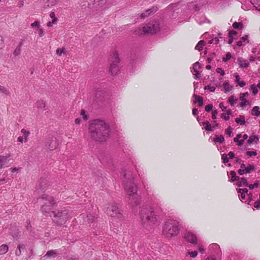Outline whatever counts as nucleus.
Here are the masks:
<instances>
[{
  "label": "nucleus",
  "instance_id": "nucleus-4",
  "mask_svg": "<svg viewBox=\"0 0 260 260\" xmlns=\"http://www.w3.org/2000/svg\"><path fill=\"white\" fill-rule=\"evenodd\" d=\"M179 230L178 221L174 219H169L163 226L162 234L167 238H171L177 235Z\"/></svg>",
  "mask_w": 260,
  "mask_h": 260
},
{
  "label": "nucleus",
  "instance_id": "nucleus-55",
  "mask_svg": "<svg viewBox=\"0 0 260 260\" xmlns=\"http://www.w3.org/2000/svg\"><path fill=\"white\" fill-rule=\"evenodd\" d=\"M246 154L247 155H249L250 156H252V155H257V153L255 151H247L246 152Z\"/></svg>",
  "mask_w": 260,
  "mask_h": 260
},
{
  "label": "nucleus",
  "instance_id": "nucleus-6",
  "mask_svg": "<svg viewBox=\"0 0 260 260\" xmlns=\"http://www.w3.org/2000/svg\"><path fill=\"white\" fill-rule=\"evenodd\" d=\"M106 213L113 218H122V210L115 203L109 204L106 209Z\"/></svg>",
  "mask_w": 260,
  "mask_h": 260
},
{
  "label": "nucleus",
  "instance_id": "nucleus-28",
  "mask_svg": "<svg viewBox=\"0 0 260 260\" xmlns=\"http://www.w3.org/2000/svg\"><path fill=\"white\" fill-rule=\"evenodd\" d=\"M8 246L6 244H3L0 246V254H4L8 251Z\"/></svg>",
  "mask_w": 260,
  "mask_h": 260
},
{
  "label": "nucleus",
  "instance_id": "nucleus-8",
  "mask_svg": "<svg viewBox=\"0 0 260 260\" xmlns=\"http://www.w3.org/2000/svg\"><path fill=\"white\" fill-rule=\"evenodd\" d=\"M159 30L158 24L157 23H148L144 26L142 28L143 34H154L156 33Z\"/></svg>",
  "mask_w": 260,
  "mask_h": 260
},
{
  "label": "nucleus",
  "instance_id": "nucleus-12",
  "mask_svg": "<svg viewBox=\"0 0 260 260\" xmlns=\"http://www.w3.org/2000/svg\"><path fill=\"white\" fill-rule=\"evenodd\" d=\"M26 250V246L24 244H18L15 251L16 256H20Z\"/></svg>",
  "mask_w": 260,
  "mask_h": 260
},
{
  "label": "nucleus",
  "instance_id": "nucleus-57",
  "mask_svg": "<svg viewBox=\"0 0 260 260\" xmlns=\"http://www.w3.org/2000/svg\"><path fill=\"white\" fill-rule=\"evenodd\" d=\"M81 115L83 116V118L84 120L88 119L87 116L85 114V112L84 110H82L80 113Z\"/></svg>",
  "mask_w": 260,
  "mask_h": 260
},
{
  "label": "nucleus",
  "instance_id": "nucleus-48",
  "mask_svg": "<svg viewBox=\"0 0 260 260\" xmlns=\"http://www.w3.org/2000/svg\"><path fill=\"white\" fill-rule=\"evenodd\" d=\"M258 182H255L253 184H249L247 186L250 189H253L255 187H257L258 186Z\"/></svg>",
  "mask_w": 260,
  "mask_h": 260
},
{
  "label": "nucleus",
  "instance_id": "nucleus-39",
  "mask_svg": "<svg viewBox=\"0 0 260 260\" xmlns=\"http://www.w3.org/2000/svg\"><path fill=\"white\" fill-rule=\"evenodd\" d=\"M223 87L225 90V92H229L231 90V88L228 82H225L223 83Z\"/></svg>",
  "mask_w": 260,
  "mask_h": 260
},
{
  "label": "nucleus",
  "instance_id": "nucleus-45",
  "mask_svg": "<svg viewBox=\"0 0 260 260\" xmlns=\"http://www.w3.org/2000/svg\"><path fill=\"white\" fill-rule=\"evenodd\" d=\"M215 89L216 88L214 86H211L210 85L206 86L204 87L205 90L209 89V90H210V91L211 92H212L215 91Z\"/></svg>",
  "mask_w": 260,
  "mask_h": 260
},
{
  "label": "nucleus",
  "instance_id": "nucleus-51",
  "mask_svg": "<svg viewBox=\"0 0 260 260\" xmlns=\"http://www.w3.org/2000/svg\"><path fill=\"white\" fill-rule=\"evenodd\" d=\"M31 27L39 28V27H40V22L38 21H36L35 22L31 23Z\"/></svg>",
  "mask_w": 260,
  "mask_h": 260
},
{
  "label": "nucleus",
  "instance_id": "nucleus-64",
  "mask_svg": "<svg viewBox=\"0 0 260 260\" xmlns=\"http://www.w3.org/2000/svg\"><path fill=\"white\" fill-rule=\"evenodd\" d=\"M238 173L239 175H243L244 174H246V172H245L244 171V169H240L238 171Z\"/></svg>",
  "mask_w": 260,
  "mask_h": 260
},
{
  "label": "nucleus",
  "instance_id": "nucleus-53",
  "mask_svg": "<svg viewBox=\"0 0 260 260\" xmlns=\"http://www.w3.org/2000/svg\"><path fill=\"white\" fill-rule=\"evenodd\" d=\"M212 108L213 106L212 104H208L205 106V109L207 112H209L212 110Z\"/></svg>",
  "mask_w": 260,
  "mask_h": 260
},
{
  "label": "nucleus",
  "instance_id": "nucleus-35",
  "mask_svg": "<svg viewBox=\"0 0 260 260\" xmlns=\"http://www.w3.org/2000/svg\"><path fill=\"white\" fill-rule=\"evenodd\" d=\"M254 170V166L250 164H249L247 167H246L245 169H244V171L245 172H246V173H249L253 171Z\"/></svg>",
  "mask_w": 260,
  "mask_h": 260
},
{
  "label": "nucleus",
  "instance_id": "nucleus-61",
  "mask_svg": "<svg viewBox=\"0 0 260 260\" xmlns=\"http://www.w3.org/2000/svg\"><path fill=\"white\" fill-rule=\"evenodd\" d=\"M149 15H150V13H146V12H145V13L141 14V17L142 18H145V17H148Z\"/></svg>",
  "mask_w": 260,
  "mask_h": 260
},
{
  "label": "nucleus",
  "instance_id": "nucleus-1",
  "mask_svg": "<svg viewBox=\"0 0 260 260\" xmlns=\"http://www.w3.org/2000/svg\"><path fill=\"white\" fill-rule=\"evenodd\" d=\"M90 138L94 141L103 142L110 136V127L104 120L97 119L90 122L89 125Z\"/></svg>",
  "mask_w": 260,
  "mask_h": 260
},
{
  "label": "nucleus",
  "instance_id": "nucleus-20",
  "mask_svg": "<svg viewBox=\"0 0 260 260\" xmlns=\"http://www.w3.org/2000/svg\"><path fill=\"white\" fill-rule=\"evenodd\" d=\"M236 185L239 187H241L243 186H247L248 185V183L247 181V179L243 177L241 179V180L236 183Z\"/></svg>",
  "mask_w": 260,
  "mask_h": 260
},
{
  "label": "nucleus",
  "instance_id": "nucleus-38",
  "mask_svg": "<svg viewBox=\"0 0 260 260\" xmlns=\"http://www.w3.org/2000/svg\"><path fill=\"white\" fill-rule=\"evenodd\" d=\"M56 54L59 55V56H61L62 55V53L63 54H66V51L65 50V49L64 48H58L57 50H56Z\"/></svg>",
  "mask_w": 260,
  "mask_h": 260
},
{
  "label": "nucleus",
  "instance_id": "nucleus-15",
  "mask_svg": "<svg viewBox=\"0 0 260 260\" xmlns=\"http://www.w3.org/2000/svg\"><path fill=\"white\" fill-rule=\"evenodd\" d=\"M248 95V93L247 92L241 93L240 94V99L242 101L240 105L241 107H244L248 103V101L245 99V97Z\"/></svg>",
  "mask_w": 260,
  "mask_h": 260
},
{
  "label": "nucleus",
  "instance_id": "nucleus-60",
  "mask_svg": "<svg viewBox=\"0 0 260 260\" xmlns=\"http://www.w3.org/2000/svg\"><path fill=\"white\" fill-rule=\"evenodd\" d=\"M156 10H156V8H153L152 9H148V10H146V12L147 13H150V14L152 12H155Z\"/></svg>",
  "mask_w": 260,
  "mask_h": 260
},
{
  "label": "nucleus",
  "instance_id": "nucleus-23",
  "mask_svg": "<svg viewBox=\"0 0 260 260\" xmlns=\"http://www.w3.org/2000/svg\"><path fill=\"white\" fill-rule=\"evenodd\" d=\"M193 97L195 98L196 99V101H194V102H198L199 103V106L200 107H202L203 105V98L199 96V95H198L196 94H193Z\"/></svg>",
  "mask_w": 260,
  "mask_h": 260
},
{
  "label": "nucleus",
  "instance_id": "nucleus-62",
  "mask_svg": "<svg viewBox=\"0 0 260 260\" xmlns=\"http://www.w3.org/2000/svg\"><path fill=\"white\" fill-rule=\"evenodd\" d=\"M219 107L222 109V111H226V107H224L223 106V103H220L219 105Z\"/></svg>",
  "mask_w": 260,
  "mask_h": 260
},
{
  "label": "nucleus",
  "instance_id": "nucleus-46",
  "mask_svg": "<svg viewBox=\"0 0 260 260\" xmlns=\"http://www.w3.org/2000/svg\"><path fill=\"white\" fill-rule=\"evenodd\" d=\"M230 175L231 176V179L230 180L231 182H233V180L235 179V178L236 177V173L235 171H232L230 172Z\"/></svg>",
  "mask_w": 260,
  "mask_h": 260
},
{
  "label": "nucleus",
  "instance_id": "nucleus-9",
  "mask_svg": "<svg viewBox=\"0 0 260 260\" xmlns=\"http://www.w3.org/2000/svg\"><path fill=\"white\" fill-rule=\"evenodd\" d=\"M58 145V140L54 137H49L46 143V147L50 150H53L56 149Z\"/></svg>",
  "mask_w": 260,
  "mask_h": 260
},
{
  "label": "nucleus",
  "instance_id": "nucleus-40",
  "mask_svg": "<svg viewBox=\"0 0 260 260\" xmlns=\"http://www.w3.org/2000/svg\"><path fill=\"white\" fill-rule=\"evenodd\" d=\"M86 218L87 221H88V223L93 222L95 219L94 217L91 214L87 215L86 216Z\"/></svg>",
  "mask_w": 260,
  "mask_h": 260
},
{
  "label": "nucleus",
  "instance_id": "nucleus-31",
  "mask_svg": "<svg viewBox=\"0 0 260 260\" xmlns=\"http://www.w3.org/2000/svg\"><path fill=\"white\" fill-rule=\"evenodd\" d=\"M248 38V35H245L241 38V40L237 42V45L239 47H241L243 45V42H245Z\"/></svg>",
  "mask_w": 260,
  "mask_h": 260
},
{
  "label": "nucleus",
  "instance_id": "nucleus-17",
  "mask_svg": "<svg viewBox=\"0 0 260 260\" xmlns=\"http://www.w3.org/2000/svg\"><path fill=\"white\" fill-rule=\"evenodd\" d=\"M94 3L96 7L102 8L106 5L107 0H94Z\"/></svg>",
  "mask_w": 260,
  "mask_h": 260
},
{
  "label": "nucleus",
  "instance_id": "nucleus-2",
  "mask_svg": "<svg viewBox=\"0 0 260 260\" xmlns=\"http://www.w3.org/2000/svg\"><path fill=\"white\" fill-rule=\"evenodd\" d=\"M123 185L127 192L129 204L132 206H137L140 204L137 197V186L134 182V178L131 173L124 172Z\"/></svg>",
  "mask_w": 260,
  "mask_h": 260
},
{
  "label": "nucleus",
  "instance_id": "nucleus-27",
  "mask_svg": "<svg viewBox=\"0 0 260 260\" xmlns=\"http://www.w3.org/2000/svg\"><path fill=\"white\" fill-rule=\"evenodd\" d=\"M251 114L258 116L260 115L259 108L258 106H254L251 111Z\"/></svg>",
  "mask_w": 260,
  "mask_h": 260
},
{
  "label": "nucleus",
  "instance_id": "nucleus-22",
  "mask_svg": "<svg viewBox=\"0 0 260 260\" xmlns=\"http://www.w3.org/2000/svg\"><path fill=\"white\" fill-rule=\"evenodd\" d=\"M213 142L215 143L219 142L220 143H223L224 142V138L223 136H217L216 135L215 137L213 139Z\"/></svg>",
  "mask_w": 260,
  "mask_h": 260
},
{
  "label": "nucleus",
  "instance_id": "nucleus-54",
  "mask_svg": "<svg viewBox=\"0 0 260 260\" xmlns=\"http://www.w3.org/2000/svg\"><path fill=\"white\" fill-rule=\"evenodd\" d=\"M221 117L225 120H229L230 119V117L228 116L226 113H222L221 114Z\"/></svg>",
  "mask_w": 260,
  "mask_h": 260
},
{
  "label": "nucleus",
  "instance_id": "nucleus-33",
  "mask_svg": "<svg viewBox=\"0 0 260 260\" xmlns=\"http://www.w3.org/2000/svg\"><path fill=\"white\" fill-rule=\"evenodd\" d=\"M237 190L238 192L240 193L241 194L247 193V195L248 196H249V197L250 200H251V194L248 193V190L247 188H243V189L240 188V189H237Z\"/></svg>",
  "mask_w": 260,
  "mask_h": 260
},
{
  "label": "nucleus",
  "instance_id": "nucleus-29",
  "mask_svg": "<svg viewBox=\"0 0 260 260\" xmlns=\"http://www.w3.org/2000/svg\"><path fill=\"white\" fill-rule=\"evenodd\" d=\"M36 106L39 109L44 110L46 107V104L43 101H38L36 103Z\"/></svg>",
  "mask_w": 260,
  "mask_h": 260
},
{
  "label": "nucleus",
  "instance_id": "nucleus-41",
  "mask_svg": "<svg viewBox=\"0 0 260 260\" xmlns=\"http://www.w3.org/2000/svg\"><path fill=\"white\" fill-rule=\"evenodd\" d=\"M257 87L254 85L252 84L250 86V90L252 91L253 94H256L257 93L258 90L257 89Z\"/></svg>",
  "mask_w": 260,
  "mask_h": 260
},
{
  "label": "nucleus",
  "instance_id": "nucleus-13",
  "mask_svg": "<svg viewBox=\"0 0 260 260\" xmlns=\"http://www.w3.org/2000/svg\"><path fill=\"white\" fill-rule=\"evenodd\" d=\"M200 64L198 61L196 62L195 63L193 64L192 68L193 70V72L195 73L194 78L196 79H198L200 78L198 69H200Z\"/></svg>",
  "mask_w": 260,
  "mask_h": 260
},
{
  "label": "nucleus",
  "instance_id": "nucleus-24",
  "mask_svg": "<svg viewBox=\"0 0 260 260\" xmlns=\"http://www.w3.org/2000/svg\"><path fill=\"white\" fill-rule=\"evenodd\" d=\"M203 125H205V129L207 131L212 132L213 131L211 124L208 121H203L202 123Z\"/></svg>",
  "mask_w": 260,
  "mask_h": 260
},
{
  "label": "nucleus",
  "instance_id": "nucleus-7",
  "mask_svg": "<svg viewBox=\"0 0 260 260\" xmlns=\"http://www.w3.org/2000/svg\"><path fill=\"white\" fill-rule=\"evenodd\" d=\"M112 63L111 64L110 71L112 75H115L119 71L118 64L120 61L118 54L116 51L113 53Z\"/></svg>",
  "mask_w": 260,
  "mask_h": 260
},
{
  "label": "nucleus",
  "instance_id": "nucleus-47",
  "mask_svg": "<svg viewBox=\"0 0 260 260\" xmlns=\"http://www.w3.org/2000/svg\"><path fill=\"white\" fill-rule=\"evenodd\" d=\"M21 132L24 134V135L25 136V141H26L27 137L28 136V135L29 134V132L25 129H22L21 130Z\"/></svg>",
  "mask_w": 260,
  "mask_h": 260
},
{
  "label": "nucleus",
  "instance_id": "nucleus-63",
  "mask_svg": "<svg viewBox=\"0 0 260 260\" xmlns=\"http://www.w3.org/2000/svg\"><path fill=\"white\" fill-rule=\"evenodd\" d=\"M260 207V201H257L254 203V207L256 209H258Z\"/></svg>",
  "mask_w": 260,
  "mask_h": 260
},
{
  "label": "nucleus",
  "instance_id": "nucleus-11",
  "mask_svg": "<svg viewBox=\"0 0 260 260\" xmlns=\"http://www.w3.org/2000/svg\"><path fill=\"white\" fill-rule=\"evenodd\" d=\"M184 238L187 241L190 243H193L194 244H197L196 236L195 235L191 233H186L184 236Z\"/></svg>",
  "mask_w": 260,
  "mask_h": 260
},
{
  "label": "nucleus",
  "instance_id": "nucleus-19",
  "mask_svg": "<svg viewBox=\"0 0 260 260\" xmlns=\"http://www.w3.org/2000/svg\"><path fill=\"white\" fill-rule=\"evenodd\" d=\"M8 157L5 156H0V168H5L7 164Z\"/></svg>",
  "mask_w": 260,
  "mask_h": 260
},
{
  "label": "nucleus",
  "instance_id": "nucleus-43",
  "mask_svg": "<svg viewBox=\"0 0 260 260\" xmlns=\"http://www.w3.org/2000/svg\"><path fill=\"white\" fill-rule=\"evenodd\" d=\"M237 99H235L233 95H232L229 99V102L231 106H233L236 102Z\"/></svg>",
  "mask_w": 260,
  "mask_h": 260
},
{
  "label": "nucleus",
  "instance_id": "nucleus-30",
  "mask_svg": "<svg viewBox=\"0 0 260 260\" xmlns=\"http://www.w3.org/2000/svg\"><path fill=\"white\" fill-rule=\"evenodd\" d=\"M0 92H2L4 94L6 95H10L11 94V92L9 89L6 88L4 86H3L0 85Z\"/></svg>",
  "mask_w": 260,
  "mask_h": 260
},
{
  "label": "nucleus",
  "instance_id": "nucleus-16",
  "mask_svg": "<svg viewBox=\"0 0 260 260\" xmlns=\"http://www.w3.org/2000/svg\"><path fill=\"white\" fill-rule=\"evenodd\" d=\"M238 62L241 68H247L249 66V63L241 57L238 58Z\"/></svg>",
  "mask_w": 260,
  "mask_h": 260
},
{
  "label": "nucleus",
  "instance_id": "nucleus-52",
  "mask_svg": "<svg viewBox=\"0 0 260 260\" xmlns=\"http://www.w3.org/2000/svg\"><path fill=\"white\" fill-rule=\"evenodd\" d=\"M222 161L223 163L225 164L229 161V159L227 157V155L224 154L222 155L221 157Z\"/></svg>",
  "mask_w": 260,
  "mask_h": 260
},
{
  "label": "nucleus",
  "instance_id": "nucleus-10",
  "mask_svg": "<svg viewBox=\"0 0 260 260\" xmlns=\"http://www.w3.org/2000/svg\"><path fill=\"white\" fill-rule=\"evenodd\" d=\"M38 200H41L45 201V203L51 204V205H55V202L53 197L47 194H43L41 197L39 198Z\"/></svg>",
  "mask_w": 260,
  "mask_h": 260
},
{
  "label": "nucleus",
  "instance_id": "nucleus-5",
  "mask_svg": "<svg viewBox=\"0 0 260 260\" xmlns=\"http://www.w3.org/2000/svg\"><path fill=\"white\" fill-rule=\"evenodd\" d=\"M52 214L53 221L58 225L64 224L69 218V211L67 210L52 211Z\"/></svg>",
  "mask_w": 260,
  "mask_h": 260
},
{
  "label": "nucleus",
  "instance_id": "nucleus-44",
  "mask_svg": "<svg viewBox=\"0 0 260 260\" xmlns=\"http://www.w3.org/2000/svg\"><path fill=\"white\" fill-rule=\"evenodd\" d=\"M50 17L53 19V23H56L57 21V18L55 17V14L54 12H51L50 13Z\"/></svg>",
  "mask_w": 260,
  "mask_h": 260
},
{
  "label": "nucleus",
  "instance_id": "nucleus-36",
  "mask_svg": "<svg viewBox=\"0 0 260 260\" xmlns=\"http://www.w3.org/2000/svg\"><path fill=\"white\" fill-rule=\"evenodd\" d=\"M258 140V138L256 136H254L253 137H250L249 138V139L247 141V143L249 144H251L253 143L254 142H256Z\"/></svg>",
  "mask_w": 260,
  "mask_h": 260
},
{
  "label": "nucleus",
  "instance_id": "nucleus-26",
  "mask_svg": "<svg viewBox=\"0 0 260 260\" xmlns=\"http://www.w3.org/2000/svg\"><path fill=\"white\" fill-rule=\"evenodd\" d=\"M250 2L256 10L260 11V0H250Z\"/></svg>",
  "mask_w": 260,
  "mask_h": 260
},
{
  "label": "nucleus",
  "instance_id": "nucleus-18",
  "mask_svg": "<svg viewBox=\"0 0 260 260\" xmlns=\"http://www.w3.org/2000/svg\"><path fill=\"white\" fill-rule=\"evenodd\" d=\"M47 184L48 181L45 178L41 179V180L39 183V186H40V189L42 190L45 189V186H47Z\"/></svg>",
  "mask_w": 260,
  "mask_h": 260
},
{
  "label": "nucleus",
  "instance_id": "nucleus-49",
  "mask_svg": "<svg viewBox=\"0 0 260 260\" xmlns=\"http://www.w3.org/2000/svg\"><path fill=\"white\" fill-rule=\"evenodd\" d=\"M232 57V55H231V54L230 53V52H228L226 54V56L225 57L223 58V61H224V62H226L228 60L230 59Z\"/></svg>",
  "mask_w": 260,
  "mask_h": 260
},
{
  "label": "nucleus",
  "instance_id": "nucleus-14",
  "mask_svg": "<svg viewBox=\"0 0 260 260\" xmlns=\"http://www.w3.org/2000/svg\"><path fill=\"white\" fill-rule=\"evenodd\" d=\"M53 206L47 203H44V205L41 207V211L43 213H49L51 210V207Z\"/></svg>",
  "mask_w": 260,
  "mask_h": 260
},
{
  "label": "nucleus",
  "instance_id": "nucleus-56",
  "mask_svg": "<svg viewBox=\"0 0 260 260\" xmlns=\"http://www.w3.org/2000/svg\"><path fill=\"white\" fill-rule=\"evenodd\" d=\"M218 112L217 110H215L212 111V118L213 119H215L216 118V115L217 114Z\"/></svg>",
  "mask_w": 260,
  "mask_h": 260
},
{
  "label": "nucleus",
  "instance_id": "nucleus-21",
  "mask_svg": "<svg viewBox=\"0 0 260 260\" xmlns=\"http://www.w3.org/2000/svg\"><path fill=\"white\" fill-rule=\"evenodd\" d=\"M235 77L236 83L238 84L240 87H243L245 85L246 83L244 81H240V76L238 73L235 74Z\"/></svg>",
  "mask_w": 260,
  "mask_h": 260
},
{
  "label": "nucleus",
  "instance_id": "nucleus-42",
  "mask_svg": "<svg viewBox=\"0 0 260 260\" xmlns=\"http://www.w3.org/2000/svg\"><path fill=\"white\" fill-rule=\"evenodd\" d=\"M242 25H243V24L241 22H235L233 23V27L236 29L242 28Z\"/></svg>",
  "mask_w": 260,
  "mask_h": 260
},
{
  "label": "nucleus",
  "instance_id": "nucleus-50",
  "mask_svg": "<svg viewBox=\"0 0 260 260\" xmlns=\"http://www.w3.org/2000/svg\"><path fill=\"white\" fill-rule=\"evenodd\" d=\"M188 254L192 257H195L198 255V252L197 251L188 252Z\"/></svg>",
  "mask_w": 260,
  "mask_h": 260
},
{
  "label": "nucleus",
  "instance_id": "nucleus-59",
  "mask_svg": "<svg viewBox=\"0 0 260 260\" xmlns=\"http://www.w3.org/2000/svg\"><path fill=\"white\" fill-rule=\"evenodd\" d=\"M232 128L231 127H229L227 129L225 130V133L226 135H229V137H231L232 134Z\"/></svg>",
  "mask_w": 260,
  "mask_h": 260
},
{
  "label": "nucleus",
  "instance_id": "nucleus-25",
  "mask_svg": "<svg viewBox=\"0 0 260 260\" xmlns=\"http://www.w3.org/2000/svg\"><path fill=\"white\" fill-rule=\"evenodd\" d=\"M235 122L240 125H244L245 123L244 116L240 115L239 118H236Z\"/></svg>",
  "mask_w": 260,
  "mask_h": 260
},
{
  "label": "nucleus",
  "instance_id": "nucleus-58",
  "mask_svg": "<svg viewBox=\"0 0 260 260\" xmlns=\"http://www.w3.org/2000/svg\"><path fill=\"white\" fill-rule=\"evenodd\" d=\"M216 72L218 73H220L222 76H223L225 74L224 71L222 70V69L220 68H218L216 69Z\"/></svg>",
  "mask_w": 260,
  "mask_h": 260
},
{
  "label": "nucleus",
  "instance_id": "nucleus-37",
  "mask_svg": "<svg viewBox=\"0 0 260 260\" xmlns=\"http://www.w3.org/2000/svg\"><path fill=\"white\" fill-rule=\"evenodd\" d=\"M21 52V48L17 46L15 49L14 50L13 54L15 56H17L20 54Z\"/></svg>",
  "mask_w": 260,
  "mask_h": 260
},
{
  "label": "nucleus",
  "instance_id": "nucleus-32",
  "mask_svg": "<svg viewBox=\"0 0 260 260\" xmlns=\"http://www.w3.org/2000/svg\"><path fill=\"white\" fill-rule=\"evenodd\" d=\"M56 255H57V251H56V250H51L48 251L46 254V256H47V257H55Z\"/></svg>",
  "mask_w": 260,
  "mask_h": 260
},
{
  "label": "nucleus",
  "instance_id": "nucleus-3",
  "mask_svg": "<svg viewBox=\"0 0 260 260\" xmlns=\"http://www.w3.org/2000/svg\"><path fill=\"white\" fill-rule=\"evenodd\" d=\"M141 219L142 224L147 227L155 224L157 221L158 214L150 206H143L141 211Z\"/></svg>",
  "mask_w": 260,
  "mask_h": 260
},
{
  "label": "nucleus",
  "instance_id": "nucleus-34",
  "mask_svg": "<svg viewBox=\"0 0 260 260\" xmlns=\"http://www.w3.org/2000/svg\"><path fill=\"white\" fill-rule=\"evenodd\" d=\"M204 43L205 42L203 40L200 41L196 46L195 49L199 51L202 50L203 46L204 45Z\"/></svg>",
  "mask_w": 260,
  "mask_h": 260
}]
</instances>
